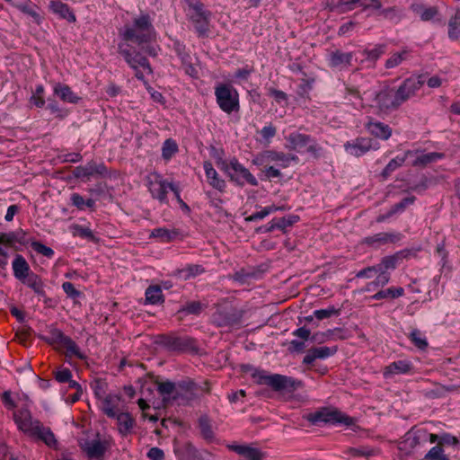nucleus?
<instances>
[{
	"instance_id": "6ab92c4d",
	"label": "nucleus",
	"mask_w": 460,
	"mask_h": 460,
	"mask_svg": "<svg viewBox=\"0 0 460 460\" xmlns=\"http://www.w3.org/2000/svg\"><path fill=\"white\" fill-rule=\"evenodd\" d=\"M365 128L371 136L380 140H388L393 133V129L388 124L372 118L368 119Z\"/></svg>"
},
{
	"instance_id": "a211bd4d",
	"label": "nucleus",
	"mask_w": 460,
	"mask_h": 460,
	"mask_svg": "<svg viewBox=\"0 0 460 460\" xmlns=\"http://www.w3.org/2000/svg\"><path fill=\"white\" fill-rule=\"evenodd\" d=\"M195 13L191 15V20L195 24V29L199 36H204L208 32L209 13L204 10V5L197 2L191 5Z\"/></svg>"
},
{
	"instance_id": "4c0bfd02",
	"label": "nucleus",
	"mask_w": 460,
	"mask_h": 460,
	"mask_svg": "<svg viewBox=\"0 0 460 460\" xmlns=\"http://www.w3.org/2000/svg\"><path fill=\"white\" fill-rule=\"evenodd\" d=\"M115 418L117 419L119 433L123 436L130 433L134 424V420L131 418V416L126 412H118Z\"/></svg>"
},
{
	"instance_id": "3c124183",
	"label": "nucleus",
	"mask_w": 460,
	"mask_h": 460,
	"mask_svg": "<svg viewBox=\"0 0 460 460\" xmlns=\"http://www.w3.org/2000/svg\"><path fill=\"white\" fill-rule=\"evenodd\" d=\"M259 134L261 136L260 142L269 145L277 134V128L272 123H270L263 127Z\"/></svg>"
},
{
	"instance_id": "f03ea898",
	"label": "nucleus",
	"mask_w": 460,
	"mask_h": 460,
	"mask_svg": "<svg viewBox=\"0 0 460 460\" xmlns=\"http://www.w3.org/2000/svg\"><path fill=\"white\" fill-rule=\"evenodd\" d=\"M118 51L128 66L134 70L136 78L143 82L144 84H147V81L145 79V73L146 75L153 74V68L148 59L140 52L131 50L127 43H119L118 45Z\"/></svg>"
},
{
	"instance_id": "864d4df0",
	"label": "nucleus",
	"mask_w": 460,
	"mask_h": 460,
	"mask_svg": "<svg viewBox=\"0 0 460 460\" xmlns=\"http://www.w3.org/2000/svg\"><path fill=\"white\" fill-rule=\"evenodd\" d=\"M298 220L299 217L296 215H289L288 217L275 218L277 228L283 232L286 231L287 227L292 226Z\"/></svg>"
},
{
	"instance_id": "052dcab7",
	"label": "nucleus",
	"mask_w": 460,
	"mask_h": 460,
	"mask_svg": "<svg viewBox=\"0 0 460 460\" xmlns=\"http://www.w3.org/2000/svg\"><path fill=\"white\" fill-rule=\"evenodd\" d=\"M415 201L414 196H410L402 199L400 202L394 204L391 209L392 213L396 214L398 212L403 211L408 206L413 204Z\"/></svg>"
},
{
	"instance_id": "f704fd0d",
	"label": "nucleus",
	"mask_w": 460,
	"mask_h": 460,
	"mask_svg": "<svg viewBox=\"0 0 460 460\" xmlns=\"http://www.w3.org/2000/svg\"><path fill=\"white\" fill-rule=\"evenodd\" d=\"M67 337L68 336L65 335V333L61 330L50 327L48 331V335L42 336L41 339L49 345L62 346L65 341L67 339Z\"/></svg>"
},
{
	"instance_id": "72a5a7b5",
	"label": "nucleus",
	"mask_w": 460,
	"mask_h": 460,
	"mask_svg": "<svg viewBox=\"0 0 460 460\" xmlns=\"http://www.w3.org/2000/svg\"><path fill=\"white\" fill-rule=\"evenodd\" d=\"M22 284L33 290V292L40 297H46L45 285L41 278L33 273L25 279Z\"/></svg>"
},
{
	"instance_id": "cd10ccee",
	"label": "nucleus",
	"mask_w": 460,
	"mask_h": 460,
	"mask_svg": "<svg viewBox=\"0 0 460 460\" xmlns=\"http://www.w3.org/2000/svg\"><path fill=\"white\" fill-rule=\"evenodd\" d=\"M120 395L117 394H106L102 401V411L110 418H115L118 413V406L120 402Z\"/></svg>"
},
{
	"instance_id": "e433bc0d",
	"label": "nucleus",
	"mask_w": 460,
	"mask_h": 460,
	"mask_svg": "<svg viewBox=\"0 0 460 460\" xmlns=\"http://www.w3.org/2000/svg\"><path fill=\"white\" fill-rule=\"evenodd\" d=\"M146 302L151 305H159L164 302L162 288L158 285L149 286L145 293Z\"/></svg>"
},
{
	"instance_id": "37998d69",
	"label": "nucleus",
	"mask_w": 460,
	"mask_h": 460,
	"mask_svg": "<svg viewBox=\"0 0 460 460\" xmlns=\"http://www.w3.org/2000/svg\"><path fill=\"white\" fill-rule=\"evenodd\" d=\"M448 37L453 40L460 37V9L456 10L448 22Z\"/></svg>"
},
{
	"instance_id": "ddd939ff",
	"label": "nucleus",
	"mask_w": 460,
	"mask_h": 460,
	"mask_svg": "<svg viewBox=\"0 0 460 460\" xmlns=\"http://www.w3.org/2000/svg\"><path fill=\"white\" fill-rule=\"evenodd\" d=\"M403 235L400 232H380L372 235L364 237L361 244L373 250L380 249L388 244H395L402 239Z\"/></svg>"
},
{
	"instance_id": "603ef678",
	"label": "nucleus",
	"mask_w": 460,
	"mask_h": 460,
	"mask_svg": "<svg viewBox=\"0 0 460 460\" xmlns=\"http://www.w3.org/2000/svg\"><path fill=\"white\" fill-rule=\"evenodd\" d=\"M380 14L385 19L392 21L395 23L399 22L401 21V19L402 18V13L401 10H399L395 6L381 10Z\"/></svg>"
},
{
	"instance_id": "f8f14e48",
	"label": "nucleus",
	"mask_w": 460,
	"mask_h": 460,
	"mask_svg": "<svg viewBox=\"0 0 460 460\" xmlns=\"http://www.w3.org/2000/svg\"><path fill=\"white\" fill-rule=\"evenodd\" d=\"M374 102L379 112L385 114L397 110L401 106L394 88L389 86H385L377 92Z\"/></svg>"
},
{
	"instance_id": "69168bd1",
	"label": "nucleus",
	"mask_w": 460,
	"mask_h": 460,
	"mask_svg": "<svg viewBox=\"0 0 460 460\" xmlns=\"http://www.w3.org/2000/svg\"><path fill=\"white\" fill-rule=\"evenodd\" d=\"M62 288L66 296L70 298H77L81 296V292L77 290L75 285L71 282H64L62 284Z\"/></svg>"
},
{
	"instance_id": "c85d7f7f",
	"label": "nucleus",
	"mask_w": 460,
	"mask_h": 460,
	"mask_svg": "<svg viewBox=\"0 0 460 460\" xmlns=\"http://www.w3.org/2000/svg\"><path fill=\"white\" fill-rule=\"evenodd\" d=\"M53 92L55 95L58 96L65 102L76 104L81 101V98L67 84L57 83Z\"/></svg>"
},
{
	"instance_id": "412c9836",
	"label": "nucleus",
	"mask_w": 460,
	"mask_h": 460,
	"mask_svg": "<svg viewBox=\"0 0 460 460\" xmlns=\"http://www.w3.org/2000/svg\"><path fill=\"white\" fill-rule=\"evenodd\" d=\"M243 318V311L237 308H230L222 310L217 314V321L218 326L232 327L238 325Z\"/></svg>"
},
{
	"instance_id": "7ed1b4c3",
	"label": "nucleus",
	"mask_w": 460,
	"mask_h": 460,
	"mask_svg": "<svg viewBox=\"0 0 460 460\" xmlns=\"http://www.w3.org/2000/svg\"><path fill=\"white\" fill-rule=\"evenodd\" d=\"M251 369L252 376L256 380L259 385H268L275 391H287L293 392L302 385V382L296 380L290 376L274 374L266 375L264 371L246 367Z\"/></svg>"
},
{
	"instance_id": "4468645a",
	"label": "nucleus",
	"mask_w": 460,
	"mask_h": 460,
	"mask_svg": "<svg viewBox=\"0 0 460 460\" xmlns=\"http://www.w3.org/2000/svg\"><path fill=\"white\" fill-rule=\"evenodd\" d=\"M343 146L347 154L355 157L363 156L371 150L376 151L380 148L377 142L367 137H358L353 140L347 141Z\"/></svg>"
},
{
	"instance_id": "4be33fe9",
	"label": "nucleus",
	"mask_w": 460,
	"mask_h": 460,
	"mask_svg": "<svg viewBox=\"0 0 460 460\" xmlns=\"http://www.w3.org/2000/svg\"><path fill=\"white\" fill-rule=\"evenodd\" d=\"M353 54L351 52H342L334 50L330 53L328 58L329 66L332 68L344 69L352 65Z\"/></svg>"
},
{
	"instance_id": "a19ab883",
	"label": "nucleus",
	"mask_w": 460,
	"mask_h": 460,
	"mask_svg": "<svg viewBox=\"0 0 460 460\" xmlns=\"http://www.w3.org/2000/svg\"><path fill=\"white\" fill-rule=\"evenodd\" d=\"M411 153V151H407L402 156L397 155L395 158L392 159L384 168V170L381 172V175L385 179L388 178L393 172L402 166V164L407 159L408 155H410Z\"/></svg>"
},
{
	"instance_id": "09e8293b",
	"label": "nucleus",
	"mask_w": 460,
	"mask_h": 460,
	"mask_svg": "<svg viewBox=\"0 0 460 460\" xmlns=\"http://www.w3.org/2000/svg\"><path fill=\"white\" fill-rule=\"evenodd\" d=\"M84 450L89 457H100L104 454L105 448L101 441L93 440L86 444Z\"/></svg>"
},
{
	"instance_id": "9b49d317",
	"label": "nucleus",
	"mask_w": 460,
	"mask_h": 460,
	"mask_svg": "<svg viewBox=\"0 0 460 460\" xmlns=\"http://www.w3.org/2000/svg\"><path fill=\"white\" fill-rule=\"evenodd\" d=\"M425 82L424 75H412L406 78L397 89H394L401 105L414 97Z\"/></svg>"
},
{
	"instance_id": "dca6fc26",
	"label": "nucleus",
	"mask_w": 460,
	"mask_h": 460,
	"mask_svg": "<svg viewBox=\"0 0 460 460\" xmlns=\"http://www.w3.org/2000/svg\"><path fill=\"white\" fill-rule=\"evenodd\" d=\"M161 344L173 351H187L194 349V340L188 336L163 335Z\"/></svg>"
},
{
	"instance_id": "2eb2a0df",
	"label": "nucleus",
	"mask_w": 460,
	"mask_h": 460,
	"mask_svg": "<svg viewBox=\"0 0 460 460\" xmlns=\"http://www.w3.org/2000/svg\"><path fill=\"white\" fill-rule=\"evenodd\" d=\"M198 386L190 379L177 383L175 401L179 405H187L197 398Z\"/></svg>"
},
{
	"instance_id": "bf43d9fd",
	"label": "nucleus",
	"mask_w": 460,
	"mask_h": 460,
	"mask_svg": "<svg viewBox=\"0 0 460 460\" xmlns=\"http://www.w3.org/2000/svg\"><path fill=\"white\" fill-rule=\"evenodd\" d=\"M199 426L200 429V432L205 439L210 440L214 437L213 430L209 424L208 418L201 417L199 420Z\"/></svg>"
},
{
	"instance_id": "338daca9",
	"label": "nucleus",
	"mask_w": 460,
	"mask_h": 460,
	"mask_svg": "<svg viewBox=\"0 0 460 460\" xmlns=\"http://www.w3.org/2000/svg\"><path fill=\"white\" fill-rule=\"evenodd\" d=\"M376 274V278L372 282L377 288L385 287L390 281V274L388 272L377 271Z\"/></svg>"
},
{
	"instance_id": "0e129e2a",
	"label": "nucleus",
	"mask_w": 460,
	"mask_h": 460,
	"mask_svg": "<svg viewBox=\"0 0 460 460\" xmlns=\"http://www.w3.org/2000/svg\"><path fill=\"white\" fill-rule=\"evenodd\" d=\"M406 55V52H401V53H394L391 58H389L385 62V66L387 68H393L397 66L402 63V61L404 59V56Z\"/></svg>"
},
{
	"instance_id": "2f4dec72",
	"label": "nucleus",
	"mask_w": 460,
	"mask_h": 460,
	"mask_svg": "<svg viewBox=\"0 0 460 460\" xmlns=\"http://www.w3.org/2000/svg\"><path fill=\"white\" fill-rule=\"evenodd\" d=\"M205 272V269L199 264H188L182 269H178L174 272V276L182 279L187 280L195 278Z\"/></svg>"
},
{
	"instance_id": "5fc2aeb1",
	"label": "nucleus",
	"mask_w": 460,
	"mask_h": 460,
	"mask_svg": "<svg viewBox=\"0 0 460 460\" xmlns=\"http://www.w3.org/2000/svg\"><path fill=\"white\" fill-rule=\"evenodd\" d=\"M204 308L205 305L199 301H190L186 303L179 312H184L188 314H199Z\"/></svg>"
},
{
	"instance_id": "a878e982",
	"label": "nucleus",
	"mask_w": 460,
	"mask_h": 460,
	"mask_svg": "<svg viewBox=\"0 0 460 460\" xmlns=\"http://www.w3.org/2000/svg\"><path fill=\"white\" fill-rule=\"evenodd\" d=\"M158 394L162 396L164 403H172L175 401L177 383L172 381L155 382Z\"/></svg>"
},
{
	"instance_id": "5701e85b",
	"label": "nucleus",
	"mask_w": 460,
	"mask_h": 460,
	"mask_svg": "<svg viewBox=\"0 0 460 460\" xmlns=\"http://www.w3.org/2000/svg\"><path fill=\"white\" fill-rule=\"evenodd\" d=\"M413 368V365L409 360H397L390 363L384 368V377L389 378L394 375H404L410 373Z\"/></svg>"
},
{
	"instance_id": "6e6552de",
	"label": "nucleus",
	"mask_w": 460,
	"mask_h": 460,
	"mask_svg": "<svg viewBox=\"0 0 460 460\" xmlns=\"http://www.w3.org/2000/svg\"><path fill=\"white\" fill-rule=\"evenodd\" d=\"M299 158L296 155L286 154L275 150H265L257 155V156L252 160V163L256 165L275 163L279 167L285 169L289 167L292 162L297 164Z\"/></svg>"
},
{
	"instance_id": "c9c22d12",
	"label": "nucleus",
	"mask_w": 460,
	"mask_h": 460,
	"mask_svg": "<svg viewBox=\"0 0 460 460\" xmlns=\"http://www.w3.org/2000/svg\"><path fill=\"white\" fill-rule=\"evenodd\" d=\"M404 295V289L402 287H391L386 289H381L371 296L373 300L394 299Z\"/></svg>"
},
{
	"instance_id": "c756f323",
	"label": "nucleus",
	"mask_w": 460,
	"mask_h": 460,
	"mask_svg": "<svg viewBox=\"0 0 460 460\" xmlns=\"http://www.w3.org/2000/svg\"><path fill=\"white\" fill-rule=\"evenodd\" d=\"M50 10L61 19L66 20L69 22H75L76 21L75 15L68 6V4L61 1H52L49 4Z\"/></svg>"
},
{
	"instance_id": "ea45409f",
	"label": "nucleus",
	"mask_w": 460,
	"mask_h": 460,
	"mask_svg": "<svg viewBox=\"0 0 460 460\" xmlns=\"http://www.w3.org/2000/svg\"><path fill=\"white\" fill-rule=\"evenodd\" d=\"M411 9L424 22L432 20L438 13L436 7H426L422 4H412Z\"/></svg>"
},
{
	"instance_id": "393cba45",
	"label": "nucleus",
	"mask_w": 460,
	"mask_h": 460,
	"mask_svg": "<svg viewBox=\"0 0 460 460\" xmlns=\"http://www.w3.org/2000/svg\"><path fill=\"white\" fill-rule=\"evenodd\" d=\"M13 271L15 279L20 280L22 283L29 278L30 275L33 274L31 270L30 265L27 261L21 255L17 254L13 261Z\"/></svg>"
},
{
	"instance_id": "20e7f679",
	"label": "nucleus",
	"mask_w": 460,
	"mask_h": 460,
	"mask_svg": "<svg viewBox=\"0 0 460 460\" xmlns=\"http://www.w3.org/2000/svg\"><path fill=\"white\" fill-rule=\"evenodd\" d=\"M16 423L23 432L36 437L48 446L56 444L54 434L50 429L44 427L40 420L32 419L29 411H22L21 415L16 418Z\"/></svg>"
},
{
	"instance_id": "423d86ee",
	"label": "nucleus",
	"mask_w": 460,
	"mask_h": 460,
	"mask_svg": "<svg viewBox=\"0 0 460 460\" xmlns=\"http://www.w3.org/2000/svg\"><path fill=\"white\" fill-rule=\"evenodd\" d=\"M215 96L217 105L224 112L230 114L239 111V94L232 85L218 84L215 87Z\"/></svg>"
},
{
	"instance_id": "aec40b11",
	"label": "nucleus",
	"mask_w": 460,
	"mask_h": 460,
	"mask_svg": "<svg viewBox=\"0 0 460 460\" xmlns=\"http://www.w3.org/2000/svg\"><path fill=\"white\" fill-rule=\"evenodd\" d=\"M338 349L336 346L333 347H314L306 351L305 356L303 358V364L313 365L316 359H325L333 356L337 352Z\"/></svg>"
},
{
	"instance_id": "473e14b6",
	"label": "nucleus",
	"mask_w": 460,
	"mask_h": 460,
	"mask_svg": "<svg viewBox=\"0 0 460 460\" xmlns=\"http://www.w3.org/2000/svg\"><path fill=\"white\" fill-rule=\"evenodd\" d=\"M180 235L177 229H168L165 227H157L152 230L151 238H156L162 243H169L175 240Z\"/></svg>"
},
{
	"instance_id": "1a4fd4ad",
	"label": "nucleus",
	"mask_w": 460,
	"mask_h": 460,
	"mask_svg": "<svg viewBox=\"0 0 460 460\" xmlns=\"http://www.w3.org/2000/svg\"><path fill=\"white\" fill-rule=\"evenodd\" d=\"M286 139L288 143V148L290 150L296 151L307 146L306 151L313 157L319 158L321 155L323 148L309 135L299 132H292L286 137Z\"/></svg>"
},
{
	"instance_id": "f3484780",
	"label": "nucleus",
	"mask_w": 460,
	"mask_h": 460,
	"mask_svg": "<svg viewBox=\"0 0 460 460\" xmlns=\"http://www.w3.org/2000/svg\"><path fill=\"white\" fill-rule=\"evenodd\" d=\"M104 173H106L104 164H98L93 160L89 161L85 165L75 167L73 171L74 177L82 180H89L94 175H103Z\"/></svg>"
},
{
	"instance_id": "a18cd8bd",
	"label": "nucleus",
	"mask_w": 460,
	"mask_h": 460,
	"mask_svg": "<svg viewBox=\"0 0 460 460\" xmlns=\"http://www.w3.org/2000/svg\"><path fill=\"white\" fill-rule=\"evenodd\" d=\"M217 167L222 170L229 177L230 181L235 182L238 186H243V181L235 175H233L231 170V161L227 163L223 157H218L216 161Z\"/></svg>"
},
{
	"instance_id": "c03bdc74",
	"label": "nucleus",
	"mask_w": 460,
	"mask_h": 460,
	"mask_svg": "<svg viewBox=\"0 0 460 460\" xmlns=\"http://www.w3.org/2000/svg\"><path fill=\"white\" fill-rule=\"evenodd\" d=\"M398 260V254L389 255L382 258L380 262L376 264L377 271L387 272L390 270H394L397 266Z\"/></svg>"
},
{
	"instance_id": "f257e3e1",
	"label": "nucleus",
	"mask_w": 460,
	"mask_h": 460,
	"mask_svg": "<svg viewBox=\"0 0 460 460\" xmlns=\"http://www.w3.org/2000/svg\"><path fill=\"white\" fill-rule=\"evenodd\" d=\"M119 34L123 40L135 42L138 46L149 42L155 34L150 15L142 13L134 18L132 25H126Z\"/></svg>"
},
{
	"instance_id": "0eeeda50",
	"label": "nucleus",
	"mask_w": 460,
	"mask_h": 460,
	"mask_svg": "<svg viewBox=\"0 0 460 460\" xmlns=\"http://www.w3.org/2000/svg\"><path fill=\"white\" fill-rule=\"evenodd\" d=\"M438 440V435L429 433L426 429L415 426L404 435L403 439L400 443V448L410 451L428 442L435 443Z\"/></svg>"
},
{
	"instance_id": "774afa93",
	"label": "nucleus",
	"mask_w": 460,
	"mask_h": 460,
	"mask_svg": "<svg viewBox=\"0 0 460 460\" xmlns=\"http://www.w3.org/2000/svg\"><path fill=\"white\" fill-rule=\"evenodd\" d=\"M55 378L59 383H66L72 378V373L68 368H61L55 372Z\"/></svg>"
},
{
	"instance_id": "9d476101",
	"label": "nucleus",
	"mask_w": 460,
	"mask_h": 460,
	"mask_svg": "<svg viewBox=\"0 0 460 460\" xmlns=\"http://www.w3.org/2000/svg\"><path fill=\"white\" fill-rule=\"evenodd\" d=\"M146 181L151 197L157 199L161 204H167V193L171 190V187L174 186V183L168 182L157 172L150 174Z\"/></svg>"
},
{
	"instance_id": "b1692460",
	"label": "nucleus",
	"mask_w": 460,
	"mask_h": 460,
	"mask_svg": "<svg viewBox=\"0 0 460 460\" xmlns=\"http://www.w3.org/2000/svg\"><path fill=\"white\" fill-rule=\"evenodd\" d=\"M231 172L233 175L240 177V179L243 181V184L248 183L251 186L254 187L258 185L257 179L251 173V172L246 167L240 164L235 157L231 159Z\"/></svg>"
},
{
	"instance_id": "13d9d810",
	"label": "nucleus",
	"mask_w": 460,
	"mask_h": 460,
	"mask_svg": "<svg viewBox=\"0 0 460 460\" xmlns=\"http://www.w3.org/2000/svg\"><path fill=\"white\" fill-rule=\"evenodd\" d=\"M425 460H449V458L443 453L442 447L438 445L430 448L425 455Z\"/></svg>"
},
{
	"instance_id": "680f3d73",
	"label": "nucleus",
	"mask_w": 460,
	"mask_h": 460,
	"mask_svg": "<svg viewBox=\"0 0 460 460\" xmlns=\"http://www.w3.org/2000/svg\"><path fill=\"white\" fill-rule=\"evenodd\" d=\"M31 247L36 252L48 258H51L54 255V251L50 247L46 246L40 242H33L31 243Z\"/></svg>"
},
{
	"instance_id": "79ce46f5",
	"label": "nucleus",
	"mask_w": 460,
	"mask_h": 460,
	"mask_svg": "<svg viewBox=\"0 0 460 460\" xmlns=\"http://www.w3.org/2000/svg\"><path fill=\"white\" fill-rule=\"evenodd\" d=\"M66 348V356L68 358L75 357L79 359H86V355L80 349L78 345L69 336L62 345Z\"/></svg>"
},
{
	"instance_id": "de8ad7c7",
	"label": "nucleus",
	"mask_w": 460,
	"mask_h": 460,
	"mask_svg": "<svg viewBox=\"0 0 460 460\" xmlns=\"http://www.w3.org/2000/svg\"><path fill=\"white\" fill-rule=\"evenodd\" d=\"M178 152V146L176 142L172 139H166L162 146V157L165 161H169Z\"/></svg>"
},
{
	"instance_id": "39448f33",
	"label": "nucleus",
	"mask_w": 460,
	"mask_h": 460,
	"mask_svg": "<svg viewBox=\"0 0 460 460\" xmlns=\"http://www.w3.org/2000/svg\"><path fill=\"white\" fill-rule=\"evenodd\" d=\"M305 419L313 425L321 424H342L344 426H352L355 423L353 418L343 413L338 409L323 407L318 411L311 412L305 416Z\"/></svg>"
},
{
	"instance_id": "58836bf2",
	"label": "nucleus",
	"mask_w": 460,
	"mask_h": 460,
	"mask_svg": "<svg viewBox=\"0 0 460 460\" xmlns=\"http://www.w3.org/2000/svg\"><path fill=\"white\" fill-rule=\"evenodd\" d=\"M71 231L74 236H78L83 239H86L94 243H98L100 242V238L97 237L88 226H84L75 224L72 226Z\"/></svg>"
},
{
	"instance_id": "e2e57ef3",
	"label": "nucleus",
	"mask_w": 460,
	"mask_h": 460,
	"mask_svg": "<svg viewBox=\"0 0 460 460\" xmlns=\"http://www.w3.org/2000/svg\"><path fill=\"white\" fill-rule=\"evenodd\" d=\"M349 451L353 456L369 457V456L376 454V451L375 449L367 447H360L358 448L352 447V448H349Z\"/></svg>"
},
{
	"instance_id": "6e6d98bb",
	"label": "nucleus",
	"mask_w": 460,
	"mask_h": 460,
	"mask_svg": "<svg viewBox=\"0 0 460 460\" xmlns=\"http://www.w3.org/2000/svg\"><path fill=\"white\" fill-rule=\"evenodd\" d=\"M340 312L341 310L339 308H336L334 305H331L325 309L315 310L314 312V315L318 320H323L330 318L333 315H339Z\"/></svg>"
},
{
	"instance_id": "4d7b16f0",
	"label": "nucleus",
	"mask_w": 460,
	"mask_h": 460,
	"mask_svg": "<svg viewBox=\"0 0 460 460\" xmlns=\"http://www.w3.org/2000/svg\"><path fill=\"white\" fill-rule=\"evenodd\" d=\"M44 86L42 84H38L35 88V92L31 97L30 101L38 108H42L45 105L44 100Z\"/></svg>"
},
{
	"instance_id": "8fccbe9b",
	"label": "nucleus",
	"mask_w": 460,
	"mask_h": 460,
	"mask_svg": "<svg viewBox=\"0 0 460 460\" xmlns=\"http://www.w3.org/2000/svg\"><path fill=\"white\" fill-rule=\"evenodd\" d=\"M410 341L420 349H425L429 343L427 339L421 334L418 329H413L409 334Z\"/></svg>"
},
{
	"instance_id": "49530a36",
	"label": "nucleus",
	"mask_w": 460,
	"mask_h": 460,
	"mask_svg": "<svg viewBox=\"0 0 460 460\" xmlns=\"http://www.w3.org/2000/svg\"><path fill=\"white\" fill-rule=\"evenodd\" d=\"M444 157V154L438 153V152H431L428 154H423L416 158V160L413 162L414 166L419 165H427L429 164L434 163L439 159H442Z\"/></svg>"
},
{
	"instance_id": "7c9ffc66",
	"label": "nucleus",
	"mask_w": 460,
	"mask_h": 460,
	"mask_svg": "<svg viewBox=\"0 0 460 460\" xmlns=\"http://www.w3.org/2000/svg\"><path fill=\"white\" fill-rule=\"evenodd\" d=\"M229 448L243 456V460H261L263 457V453L258 448L239 445L229 446Z\"/></svg>"
},
{
	"instance_id": "bb28decb",
	"label": "nucleus",
	"mask_w": 460,
	"mask_h": 460,
	"mask_svg": "<svg viewBox=\"0 0 460 460\" xmlns=\"http://www.w3.org/2000/svg\"><path fill=\"white\" fill-rule=\"evenodd\" d=\"M203 168L206 173V177L208 179V182L209 185H211L213 188L217 189V190L223 192L226 189V181L225 180L221 179L213 167V164L209 161H205L203 163Z\"/></svg>"
}]
</instances>
